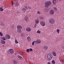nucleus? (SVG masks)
Wrapping results in <instances>:
<instances>
[{
    "mask_svg": "<svg viewBox=\"0 0 64 64\" xmlns=\"http://www.w3.org/2000/svg\"><path fill=\"white\" fill-rule=\"evenodd\" d=\"M22 26L21 25H18L16 26V28L18 29L17 30V31L18 32H20L21 33L22 31L21 29H22Z\"/></svg>",
    "mask_w": 64,
    "mask_h": 64,
    "instance_id": "f257e3e1",
    "label": "nucleus"
},
{
    "mask_svg": "<svg viewBox=\"0 0 64 64\" xmlns=\"http://www.w3.org/2000/svg\"><path fill=\"white\" fill-rule=\"evenodd\" d=\"M51 5V2L50 1H48L46 2L45 3V6L46 7L48 8Z\"/></svg>",
    "mask_w": 64,
    "mask_h": 64,
    "instance_id": "f03ea898",
    "label": "nucleus"
},
{
    "mask_svg": "<svg viewBox=\"0 0 64 64\" xmlns=\"http://www.w3.org/2000/svg\"><path fill=\"white\" fill-rule=\"evenodd\" d=\"M47 57L48 60H51L52 59V57H53V56L51 54H48L47 55Z\"/></svg>",
    "mask_w": 64,
    "mask_h": 64,
    "instance_id": "7ed1b4c3",
    "label": "nucleus"
},
{
    "mask_svg": "<svg viewBox=\"0 0 64 64\" xmlns=\"http://www.w3.org/2000/svg\"><path fill=\"white\" fill-rule=\"evenodd\" d=\"M49 22L51 24H53L55 23V20L53 19H50L49 20Z\"/></svg>",
    "mask_w": 64,
    "mask_h": 64,
    "instance_id": "20e7f679",
    "label": "nucleus"
},
{
    "mask_svg": "<svg viewBox=\"0 0 64 64\" xmlns=\"http://www.w3.org/2000/svg\"><path fill=\"white\" fill-rule=\"evenodd\" d=\"M40 24L42 26H45L46 25L45 22L43 21H42L40 22Z\"/></svg>",
    "mask_w": 64,
    "mask_h": 64,
    "instance_id": "39448f33",
    "label": "nucleus"
},
{
    "mask_svg": "<svg viewBox=\"0 0 64 64\" xmlns=\"http://www.w3.org/2000/svg\"><path fill=\"white\" fill-rule=\"evenodd\" d=\"M26 31L27 32H30L31 31V29L30 28L27 27L26 28Z\"/></svg>",
    "mask_w": 64,
    "mask_h": 64,
    "instance_id": "423d86ee",
    "label": "nucleus"
},
{
    "mask_svg": "<svg viewBox=\"0 0 64 64\" xmlns=\"http://www.w3.org/2000/svg\"><path fill=\"white\" fill-rule=\"evenodd\" d=\"M5 37L7 39H10V36L8 34H6L5 36Z\"/></svg>",
    "mask_w": 64,
    "mask_h": 64,
    "instance_id": "0eeeda50",
    "label": "nucleus"
},
{
    "mask_svg": "<svg viewBox=\"0 0 64 64\" xmlns=\"http://www.w3.org/2000/svg\"><path fill=\"white\" fill-rule=\"evenodd\" d=\"M41 42V40L40 39H37L36 40V43L39 44Z\"/></svg>",
    "mask_w": 64,
    "mask_h": 64,
    "instance_id": "6e6552de",
    "label": "nucleus"
},
{
    "mask_svg": "<svg viewBox=\"0 0 64 64\" xmlns=\"http://www.w3.org/2000/svg\"><path fill=\"white\" fill-rule=\"evenodd\" d=\"M9 51L10 52V53H12V54H13V53H14V50H13L12 49H10L9 50Z\"/></svg>",
    "mask_w": 64,
    "mask_h": 64,
    "instance_id": "1a4fd4ad",
    "label": "nucleus"
},
{
    "mask_svg": "<svg viewBox=\"0 0 64 64\" xmlns=\"http://www.w3.org/2000/svg\"><path fill=\"white\" fill-rule=\"evenodd\" d=\"M54 10H51L50 11V14L52 15V14H53L54 13Z\"/></svg>",
    "mask_w": 64,
    "mask_h": 64,
    "instance_id": "9d476101",
    "label": "nucleus"
},
{
    "mask_svg": "<svg viewBox=\"0 0 64 64\" xmlns=\"http://www.w3.org/2000/svg\"><path fill=\"white\" fill-rule=\"evenodd\" d=\"M35 23L36 24H38L39 23V20L37 19H36L35 21Z\"/></svg>",
    "mask_w": 64,
    "mask_h": 64,
    "instance_id": "9b49d317",
    "label": "nucleus"
},
{
    "mask_svg": "<svg viewBox=\"0 0 64 64\" xmlns=\"http://www.w3.org/2000/svg\"><path fill=\"white\" fill-rule=\"evenodd\" d=\"M24 20H25L26 22H28V20H29L28 19V17H25L24 18Z\"/></svg>",
    "mask_w": 64,
    "mask_h": 64,
    "instance_id": "f8f14e48",
    "label": "nucleus"
},
{
    "mask_svg": "<svg viewBox=\"0 0 64 64\" xmlns=\"http://www.w3.org/2000/svg\"><path fill=\"white\" fill-rule=\"evenodd\" d=\"M52 54L54 56H57V54L55 51H53L52 52Z\"/></svg>",
    "mask_w": 64,
    "mask_h": 64,
    "instance_id": "ddd939ff",
    "label": "nucleus"
},
{
    "mask_svg": "<svg viewBox=\"0 0 64 64\" xmlns=\"http://www.w3.org/2000/svg\"><path fill=\"white\" fill-rule=\"evenodd\" d=\"M0 42L1 43H2V44H5V43H6V42H5V41L3 40H1L0 41Z\"/></svg>",
    "mask_w": 64,
    "mask_h": 64,
    "instance_id": "4468645a",
    "label": "nucleus"
},
{
    "mask_svg": "<svg viewBox=\"0 0 64 64\" xmlns=\"http://www.w3.org/2000/svg\"><path fill=\"white\" fill-rule=\"evenodd\" d=\"M26 9H27V7H26V6H24V8H22V10L23 11L26 12Z\"/></svg>",
    "mask_w": 64,
    "mask_h": 64,
    "instance_id": "2eb2a0df",
    "label": "nucleus"
},
{
    "mask_svg": "<svg viewBox=\"0 0 64 64\" xmlns=\"http://www.w3.org/2000/svg\"><path fill=\"white\" fill-rule=\"evenodd\" d=\"M43 48L44 50H47L48 49V46H44Z\"/></svg>",
    "mask_w": 64,
    "mask_h": 64,
    "instance_id": "dca6fc26",
    "label": "nucleus"
},
{
    "mask_svg": "<svg viewBox=\"0 0 64 64\" xmlns=\"http://www.w3.org/2000/svg\"><path fill=\"white\" fill-rule=\"evenodd\" d=\"M12 63L14 64H17L18 63V62L14 60L13 61Z\"/></svg>",
    "mask_w": 64,
    "mask_h": 64,
    "instance_id": "f3484780",
    "label": "nucleus"
},
{
    "mask_svg": "<svg viewBox=\"0 0 64 64\" xmlns=\"http://www.w3.org/2000/svg\"><path fill=\"white\" fill-rule=\"evenodd\" d=\"M0 11H3L4 10V9H3V6H1L0 8Z\"/></svg>",
    "mask_w": 64,
    "mask_h": 64,
    "instance_id": "a211bd4d",
    "label": "nucleus"
},
{
    "mask_svg": "<svg viewBox=\"0 0 64 64\" xmlns=\"http://www.w3.org/2000/svg\"><path fill=\"white\" fill-rule=\"evenodd\" d=\"M18 57L19 59H22V57L20 56H18Z\"/></svg>",
    "mask_w": 64,
    "mask_h": 64,
    "instance_id": "6ab92c4d",
    "label": "nucleus"
},
{
    "mask_svg": "<svg viewBox=\"0 0 64 64\" xmlns=\"http://www.w3.org/2000/svg\"><path fill=\"white\" fill-rule=\"evenodd\" d=\"M53 2L54 4H56V0H53Z\"/></svg>",
    "mask_w": 64,
    "mask_h": 64,
    "instance_id": "aec40b11",
    "label": "nucleus"
},
{
    "mask_svg": "<svg viewBox=\"0 0 64 64\" xmlns=\"http://www.w3.org/2000/svg\"><path fill=\"white\" fill-rule=\"evenodd\" d=\"M14 4L15 5V6H18V3L17 2H15Z\"/></svg>",
    "mask_w": 64,
    "mask_h": 64,
    "instance_id": "412c9836",
    "label": "nucleus"
},
{
    "mask_svg": "<svg viewBox=\"0 0 64 64\" xmlns=\"http://www.w3.org/2000/svg\"><path fill=\"white\" fill-rule=\"evenodd\" d=\"M2 40H6V38L4 36H3L2 38Z\"/></svg>",
    "mask_w": 64,
    "mask_h": 64,
    "instance_id": "4be33fe9",
    "label": "nucleus"
},
{
    "mask_svg": "<svg viewBox=\"0 0 64 64\" xmlns=\"http://www.w3.org/2000/svg\"><path fill=\"white\" fill-rule=\"evenodd\" d=\"M14 24H12L11 26V28H14Z\"/></svg>",
    "mask_w": 64,
    "mask_h": 64,
    "instance_id": "5701e85b",
    "label": "nucleus"
},
{
    "mask_svg": "<svg viewBox=\"0 0 64 64\" xmlns=\"http://www.w3.org/2000/svg\"><path fill=\"white\" fill-rule=\"evenodd\" d=\"M20 54H21V55H24V52H20Z\"/></svg>",
    "mask_w": 64,
    "mask_h": 64,
    "instance_id": "b1692460",
    "label": "nucleus"
},
{
    "mask_svg": "<svg viewBox=\"0 0 64 64\" xmlns=\"http://www.w3.org/2000/svg\"><path fill=\"white\" fill-rule=\"evenodd\" d=\"M37 33H38L39 34H40L41 33V31H40L39 30H38L36 32Z\"/></svg>",
    "mask_w": 64,
    "mask_h": 64,
    "instance_id": "393cba45",
    "label": "nucleus"
},
{
    "mask_svg": "<svg viewBox=\"0 0 64 64\" xmlns=\"http://www.w3.org/2000/svg\"><path fill=\"white\" fill-rule=\"evenodd\" d=\"M52 63L53 64H55V60H53L52 61Z\"/></svg>",
    "mask_w": 64,
    "mask_h": 64,
    "instance_id": "a878e982",
    "label": "nucleus"
},
{
    "mask_svg": "<svg viewBox=\"0 0 64 64\" xmlns=\"http://www.w3.org/2000/svg\"><path fill=\"white\" fill-rule=\"evenodd\" d=\"M56 32L58 34L59 33V32H60V30L59 29H57L56 30Z\"/></svg>",
    "mask_w": 64,
    "mask_h": 64,
    "instance_id": "bb28decb",
    "label": "nucleus"
},
{
    "mask_svg": "<svg viewBox=\"0 0 64 64\" xmlns=\"http://www.w3.org/2000/svg\"><path fill=\"white\" fill-rule=\"evenodd\" d=\"M54 9L55 11H57V8H56V7H54Z\"/></svg>",
    "mask_w": 64,
    "mask_h": 64,
    "instance_id": "cd10ccee",
    "label": "nucleus"
},
{
    "mask_svg": "<svg viewBox=\"0 0 64 64\" xmlns=\"http://www.w3.org/2000/svg\"><path fill=\"white\" fill-rule=\"evenodd\" d=\"M15 42L16 44H18V41L16 39H15Z\"/></svg>",
    "mask_w": 64,
    "mask_h": 64,
    "instance_id": "c85d7f7f",
    "label": "nucleus"
},
{
    "mask_svg": "<svg viewBox=\"0 0 64 64\" xmlns=\"http://www.w3.org/2000/svg\"><path fill=\"white\" fill-rule=\"evenodd\" d=\"M60 60L61 62H63V60L61 59V58H60Z\"/></svg>",
    "mask_w": 64,
    "mask_h": 64,
    "instance_id": "c756f323",
    "label": "nucleus"
},
{
    "mask_svg": "<svg viewBox=\"0 0 64 64\" xmlns=\"http://www.w3.org/2000/svg\"><path fill=\"white\" fill-rule=\"evenodd\" d=\"M0 36H3V33H2L1 32H0Z\"/></svg>",
    "mask_w": 64,
    "mask_h": 64,
    "instance_id": "7c9ffc66",
    "label": "nucleus"
},
{
    "mask_svg": "<svg viewBox=\"0 0 64 64\" xmlns=\"http://www.w3.org/2000/svg\"><path fill=\"white\" fill-rule=\"evenodd\" d=\"M37 13L38 14H41V12H40L39 11H38L37 12Z\"/></svg>",
    "mask_w": 64,
    "mask_h": 64,
    "instance_id": "2f4dec72",
    "label": "nucleus"
},
{
    "mask_svg": "<svg viewBox=\"0 0 64 64\" xmlns=\"http://www.w3.org/2000/svg\"><path fill=\"white\" fill-rule=\"evenodd\" d=\"M30 37L29 36H28L27 37V40H28V41H29V40L30 39Z\"/></svg>",
    "mask_w": 64,
    "mask_h": 64,
    "instance_id": "473e14b6",
    "label": "nucleus"
},
{
    "mask_svg": "<svg viewBox=\"0 0 64 64\" xmlns=\"http://www.w3.org/2000/svg\"><path fill=\"white\" fill-rule=\"evenodd\" d=\"M11 3L12 5H13L14 4H15V2L14 3V2H13V1H11Z\"/></svg>",
    "mask_w": 64,
    "mask_h": 64,
    "instance_id": "72a5a7b5",
    "label": "nucleus"
},
{
    "mask_svg": "<svg viewBox=\"0 0 64 64\" xmlns=\"http://www.w3.org/2000/svg\"><path fill=\"white\" fill-rule=\"evenodd\" d=\"M29 49H27L26 50V51L27 52H29Z\"/></svg>",
    "mask_w": 64,
    "mask_h": 64,
    "instance_id": "f704fd0d",
    "label": "nucleus"
},
{
    "mask_svg": "<svg viewBox=\"0 0 64 64\" xmlns=\"http://www.w3.org/2000/svg\"><path fill=\"white\" fill-rule=\"evenodd\" d=\"M30 7H29V6H28V7L27 8H26V9L28 10H28H29V9H30Z\"/></svg>",
    "mask_w": 64,
    "mask_h": 64,
    "instance_id": "c9c22d12",
    "label": "nucleus"
},
{
    "mask_svg": "<svg viewBox=\"0 0 64 64\" xmlns=\"http://www.w3.org/2000/svg\"><path fill=\"white\" fill-rule=\"evenodd\" d=\"M30 51H33V49L32 48H30Z\"/></svg>",
    "mask_w": 64,
    "mask_h": 64,
    "instance_id": "e433bc0d",
    "label": "nucleus"
},
{
    "mask_svg": "<svg viewBox=\"0 0 64 64\" xmlns=\"http://www.w3.org/2000/svg\"><path fill=\"white\" fill-rule=\"evenodd\" d=\"M40 18L41 19H42V20L44 19L43 17H41Z\"/></svg>",
    "mask_w": 64,
    "mask_h": 64,
    "instance_id": "4c0bfd02",
    "label": "nucleus"
},
{
    "mask_svg": "<svg viewBox=\"0 0 64 64\" xmlns=\"http://www.w3.org/2000/svg\"><path fill=\"white\" fill-rule=\"evenodd\" d=\"M34 42H33L32 43V46H34Z\"/></svg>",
    "mask_w": 64,
    "mask_h": 64,
    "instance_id": "58836bf2",
    "label": "nucleus"
},
{
    "mask_svg": "<svg viewBox=\"0 0 64 64\" xmlns=\"http://www.w3.org/2000/svg\"><path fill=\"white\" fill-rule=\"evenodd\" d=\"M21 36H23V34H21Z\"/></svg>",
    "mask_w": 64,
    "mask_h": 64,
    "instance_id": "ea45409f",
    "label": "nucleus"
},
{
    "mask_svg": "<svg viewBox=\"0 0 64 64\" xmlns=\"http://www.w3.org/2000/svg\"><path fill=\"white\" fill-rule=\"evenodd\" d=\"M37 26V25L36 24L34 26V27H35H35H36V26Z\"/></svg>",
    "mask_w": 64,
    "mask_h": 64,
    "instance_id": "a19ab883",
    "label": "nucleus"
},
{
    "mask_svg": "<svg viewBox=\"0 0 64 64\" xmlns=\"http://www.w3.org/2000/svg\"><path fill=\"white\" fill-rule=\"evenodd\" d=\"M48 64H50V62H48Z\"/></svg>",
    "mask_w": 64,
    "mask_h": 64,
    "instance_id": "79ce46f5",
    "label": "nucleus"
},
{
    "mask_svg": "<svg viewBox=\"0 0 64 64\" xmlns=\"http://www.w3.org/2000/svg\"><path fill=\"white\" fill-rule=\"evenodd\" d=\"M34 42V43H36V41H34V42Z\"/></svg>",
    "mask_w": 64,
    "mask_h": 64,
    "instance_id": "37998d69",
    "label": "nucleus"
},
{
    "mask_svg": "<svg viewBox=\"0 0 64 64\" xmlns=\"http://www.w3.org/2000/svg\"><path fill=\"white\" fill-rule=\"evenodd\" d=\"M28 15L26 14V17H28Z\"/></svg>",
    "mask_w": 64,
    "mask_h": 64,
    "instance_id": "c03bdc74",
    "label": "nucleus"
},
{
    "mask_svg": "<svg viewBox=\"0 0 64 64\" xmlns=\"http://www.w3.org/2000/svg\"><path fill=\"white\" fill-rule=\"evenodd\" d=\"M60 0V1H61L62 0Z\"/></svg>",
    "mask_w": 64,
    "mask_h": 64,
    "instance_id": "a18cd8bd",
    "label": "nucleus"
},
{
    "mask_svg": "<svg viewBox=\"0 0 64 64\" xmlns=\"http://www.w3.org/2000/svg\"><path fill=\"white\" fill-rule=\"evenodd\" d=\"M0 64H1V63H0Z\"/></svg>",
    "mask_w": 64,
    "mask_h": 64,
    "instance_id": "49530a36",
    "label": "nucleus"
}]
</instances>
